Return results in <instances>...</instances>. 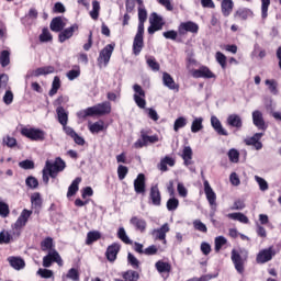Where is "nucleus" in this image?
I'll return each mask as SVG.
<instances>
[{"label": "nucleus", "mask_w": 281, "mask_h": 281, "mask_svg": "<svg viewBox=\"0 0 281 281\" xmlns=\"http://www.w3.org/2000/svg\"><path fill=\"white\" fill-rule=\"evenodd\" d=\"M67 165L65 164V160L61 158H56L54 162L47 160L46 165L43 169V181L44 183H49V177L52 179H56L58 177V172H63Z\"/></svg>", "instance_id": "1"}, {"label": "nucleus", "mask_w": 281, "mask_h": 281, "mask_svg": "<svg viewBox=\"0 0 281 281\" xmlns=\"http://www.w3.org/2000/svg\"><path fill=\"white\" fill-rule=\"evenodd\" d=\"M109 113H111V102L104 101L77 112V117H79V120H85L86 117H91L93 115H109Z\"/></svg>", "instance_id": "2"}, {"label": "nucleus", "mask_w": 281, "mask_h": 281, "mask_svg": "<svg viewBox=\"0 0 281 281\" xmlns=\"http://www.w3.org/2000/svg\"><path fill=\"white\" fill-rule=\"evenodd\" d=\"M231 260L238 273H245V260L246 257H243V250H232Z\"/></svg>", "instance_id": "3"}, {"label": "nucleus", "mask_w": 281, "mask_h": 281, "mask_svg": "<svg viewBox=\"0 0 281 281\" xmlns=\"http://www.w3.org/2000/svg\"><path fill=\"white\" fill-rule=\"evenodd\" d=\"M134 91V102L138 106V109H146V91H144V88L142 86L135 83L133 86Z\"/></svg>", "instance_id": "4"}, {"label": "nucleus", "mask_w": 281, "mask_h": 281, "mask_svg": "<svg viewBox=\"0 0 281 281\" xmlns=\"http://www.w3.org/2000/svg\"><path fill=\"white\" fill-rule=\"evenodd\" d=\"M21 133L24 137L33 139V142H43L45 139V132L43 130L23 127Z\"/></svg>", "instance_id": "5"}, {"label": "nucleus", "mask_w": 281, "mask_h": 281, "mask_svg": "<svg viewBox=\"0 0 281 281\" xmlns=\"http://www.w3.org/2000/svg\"><path fill=\"white\" fill-rule=\"evenodd\" d=\"M115 49V44H108L99 54L98 63L100 66L106 67L113 56V50Z\"/></svg>", "instance_id": "6"}, {"label": "nucleus", "mask_w": 281, "mask_h": 281, "mask_svg": "<svg viewBox=\"0 0 281 281\" xmlns=\"http://www.w3.org/2000/svg\"><path fill=\"white\" fill-rule=\"evenodd\" d=\"M53 262H57L59 267H63V258L56 250H50L47 256L43 258V267L46 269L52 267Z\"/></svg>", "instance_id": "7"}, {"label": "nucleus", "mask_w": 281, "mask_h": 281, "mask_svg": "<svg viewBox=\"0 0 281 281\" xmlns=\"http://www.w3.org/2000/svg\"><path fill=\"white\" fill-rule=\"evenodd\" d=\"M204 193L206 196V201L211 205V210L215 212L216 211V192H214V189H212V186H210V182L207 180H204Z\"/></svg>", "instance_id": "8"}, {"label": "nucleus", "mask_w": 281, "mask_h": 281, "mask_svg": "<svg viewBox=\"0 0 281 281\" xmlns=\"http://www.w3.org/2000/svg\"><path fill=\"white\" fill-rule=\"evenodd\" d=\"M178 32L180 36H183L190 32L191 34H198L199 33V24L188 21V22H182L178 26Z\"/></svg>", "instance_id": "9"}, {"label": "nucleus", "mask_w": 281, "mask_h": 281, "mask_svg": "<svg viewBox=\"0 0 281 281\" xmlns=\"http://www.w3.org/2000/svg\"><path fill=\"white\" fill-rule=\"evenodd\" d=\"M150 26L148 27V34H154L164 27V20L157 13H153L149 18Z\"/></svg>", "instance_id": "10"}, {"label": "nucleus", "mask_w": 281, "mask_h": 281, "mask_svg": "<svg viewBox=\"0 0 281 281\" xmlns=\"http://www.w3.org/2000/svg\"><path fill=\"white\" fill-rule=\"evenodd\" d=\"M276 256V251L273 247H269L267 249H262L258 252L256 261L258 265H265V262H269Z\"/></svg>", "instance_id": "11"}, {"label": "nucleus", "mask_w": 281, "mask_h": 281, "mask_svg": "<svg viewBox=\"0 0 281 281\" xmlns=\"http://www.w3.org/2000/svg\"><path fill=\"white\" fill-rule=\"evenodd\" d=\"M31 216L32 211L24 209L13 225L14 229H16V232H20L22 227H25V225H27V221Z\"/></svg>", "instance_id": "12"}, {"label": "nucleus", "mask_w": 281, "mask_h": 281, "mask_svg": "<svg viewBox=\"0 0 281 281\" xmlns=\"http://www.w3.org/2000/svg\"><path fill=\"white\" fill-rule=\"evenodd\" d=\"M170 232V225L165 223L160 228H155L151 231V236L154 240H162L164 245H166V235Z\"/></svg>", "instance_id": "13"}, {"label": "nucleus", "mask_w": 281, "mask_h": 281, "mask_svg": "<svg viewBox=\"0 0 281 281\" xmlns=\"http://www.w3.org/2000/svg\"><path fill=\"white\" fill-rule=\"evenodd\" d=\"M252 124L258 128V131H266L268 128L265 122V116L259 110L252 112Z\"/></svg>", "instance_id": "14"}, {"label": "nucleus", "mask_w": 281, "mask_h": 281, "mask_svg": "<svg viewBox=\"0 0 281 281\" xmlns=\"http://www.w3.org/2000/svg\"><path fill=\"white\" fill-rule=\"evenodd\" d=\"M265 136V133H256L252 137L245 139L246 146H254L256 150H262V143L260 139Z\"/></svg>", "instance_id": "15"}, {"label": "nucleus", "mask_w": 281, "mask_h": 281, "mask_svg": "<svg viewBox=\"0 0 281 281\" xmlns=\"http://www.w3.org/2000/svg\"><path fill=\"white\" fill-rule=\"evenodd\" d=\"M120 249H122V246L119 243H114L108 247L105 256L109 262H115V260H117V254H120Z\"/></svg>", "instance_id": "16"}, {"label": "nucleus", "mask_w": 281, "mask_h": 281, "mask_svg": "<svg viewBox=\"0 0 281 281\" xmlns=\"http://www.w3.org/2000/svg\"><path fill=\"white\" fill-rule=\"evenodd\" d=\"M134 190L136 194H144L146 192V176L139 173L134 180Z\"/></svg>", "instance_id": "17"}, {"label": "nucleus", "mask_w": 281, "mask_h": 281, "mask_svg": "<svg viewBox=\"0 0 281 281\" xmlns=\"http://www.w3.org/2000/svg\"><path fill=\"white\" fill-rule=\"evenodd\" d=\"M211 126H212V128H214V131H215V133H217V135H223L224 137H227V135H229L227 130H225L223 127L221 120H218V117H216L214 115L211 116Z\"/></svg>", "instance_id": "18"}, {"label": "nucleus", "mask_w": 281, "mask_h": 281, "mask_svg": "<svg viewBox=\"0 0 281 281\" xmlns=\"http://www.w3.org/2000/svg\"><path fill=\"white\" fill-rule=\"evenodd\" d=\"M191 76L193 78H214V72L210 68L202 66L200 69L192 70Z\"/></svg>", "instance_id": "19"}, {"label": "nucleus", "mask_w": 281, "mask_h": 281, "mask_svg": "<svg viewBox=\"0 0 281 281\" xmlns=\"http://www.w3.org/2000/svg\"><path fill=\"white\" fill-rule=\"evenodd\" d=\"M131 225H133V227H135V229H137V232H140L142 234H144V232H146V220L142 218V217H137V216H133L130 220Z\"/></svg>", "instance_id": "20"}, {"label": "nucleus", "mask_w": 281, "mask_h": 281, "mask_svg": "<svg viewBox=\"0 0 281 281\" xmlns=\"http://www.w3.org/2000/svg\"><path fill=\"white\" fill-rule=\"evenodd\" d=\"M175 164H177V160H175V158L170 156H165L164 158H161L158 168L159 170H161V172H168V166L170 168H173Z\"/></svg>", "instance_id": "21"}, {"label": "nucleus", "mask_w": 281, "mask_h": 281, "mask_svg": "<svg viewBox=\"0 0 281 281\" xmlns=\"http://www.w3.org/2000/svg\"><path fill=\"white\" fill-rule=\"evenodd\" d=\"M162 82L164 86L167 87V89H170L171 91H179V86L177 85V82H175V79L172 78V76H170V74H162Z\"/></svg>", "instance_id": "22"}, {"label": "nucleus", "mask_w": 281, "mask_h": 281, "mask_svg": "<svg viewBox=\"0 0 281 281\" xmlns=\"http://www.w3.org/2000/svg\"><path fill=\"white\" fill-rule=\"evenodd\" d=\"M226 124L233 128H243V119L238 114H231L226 120Z\"/></svg>", "instance_id": "23"}, {"label": "nucleus", "mask_w": 281, "mask_h": 281, "mask_svg": "<svg viewBox=\"0 0 281 281\" xmlns=\"http://www.w3.org/2000/svg\"><path fill=\"white\" fill-rule=\"evenodd\" d=\"M149 196L153 205H161V193L159 192V187H151Z\"/></svg>", "instance_id": "24"}, {"label": "nucleus", "mask_w": 281, "mask_h": 281, "mask_svg": "<svg viewBox=\"0 0 281 281\" xmlns=\"http://www.w3.org/2000/svg\"><path fill=\"white\" fill-rule=\"evenodd\" d=\"M67 23H65V19L61 16L54 18L50 22L52 32H60Z\"/></svg>", "instance_id": "25"}, {"label": "nucleus", "mask_w": 281, "mask_h": 281, "mask_svg": "<svg viewBox=\"0 0 281 281\" xmlns=\"http://www.w3.org/2000/svg\"><path fill=\"white\" fill-rule=\"evenodd\" d=\"M9 265L15 269V271H21V269H25V261L19 257H9Z\"/></svg>", "instance_id": "26"}, {"label": "nucleus", "mask_w": 281, "mask_h": 281, "mask_svg": "<svg viewBox=\"0 0 281 281\" xmlns=\"http://www.w3.org/2000/svg\"><path fill=\"white\" fill-rule=\"evenodd\" d=\"M78 30V25L74 24L72 26L64 30L60 34H59V42L60 43H65V41H68V38H71V36H74V32H76Z\"/></svg>", "instance_id": "27"}, {"label": "nucleus", "mask_w": 281, "mask_h": 281, "mask_svg": "<svg viewBox=\"0 0 281 281\" xmlns=\"http://www.w3.org/2000/svg\"><path fill=\"white\" fill-rule=\"evenodd\" d=\"M56 112L59 124H61V126H67V123L69 122V113H67L63 106H58Z\"/></svg>", "instance_id": "28"}, {"label": "nucleus", "mask_w": 281, "mask_h": 281, "mask_svg": "<svg viewBox=\"0 0 281 281\" xmlns=\"http://www.w3.org/2000/svg\"><path fill=\"white\" fill-rule=\"evenodd\" d=\"M192 155H193L192 147L184 146L181 154V157L184 161V166H192Z\"/></svg>", "instance_id": "29"}, {"label": "nucleus", "mask_w": 281, "mask_h": 281, "mask_svg": "<svg viewBox=\"0 0 281 281\" xmlns=\"http://www.w3.org/2000/svg\"><path fill=\"white\" fill-rule=\"evenodd\" d=\"M56 71V68H54L53 66H45V67H41L37 68L36 70H33L31 72V76H48V74H54Z\"/></svg>", "instance_id": "30"}, {"label": "nucleus", "mask_w": 281, "mask_h": 281, "mask_svg": "<svg viewBox=\"0 0 281 281\" xmlns=\"http://www.w3.org/2000/svg\"><path fill=\"white\" fill-rule=\"evenodd\" d=\"M235 16L237 19H240L241 21H247V19L254 16V12L250 9H247V8H239L236 11Z\"/></svg>", "instance_id": "31"}, {"label": "nucleus", "mask_w": 281, "mask_h": 281, "mask_svg": "<svg viewBox=\"0 0 281 281\" xmlns=\"http://www.w3.org/2000/svg\"><path fill=\"white\" fill-rule=\"evenodd\" d=\"M142 49H144V37H134L133 54H135V56H139V54H142Z\"/></svg>", "instance_id": "32"}, {"label": "nucleus", "mask_w": 281, "mask_h": 281, "mask_svg": "<svg viewBox=\"0 0 281 281\" xmlns=\"http://www.w3.org/2000/svg\"><path fill=\"white\" fill-rule=\"evenodd\" d=\"M226 216L232 221H238L239 223H244V225L249 224V217H247L243 213H228Z\"/></svg>", "instance_id": "33"}, {"label": "nucleus", "mask_w": 281, "mask_h": 281, "mask_svg": "<svg viewBox=\"0 0 281 281\" xmlns=\"http://www.w3.org/2000/svg\"><path fill=\"white\" fill-rule=\"evenodd\" d=\"M82 183V178H76L68 188L67 196H74L79 190V186Z\"/></svg>", "instance_id": "34"}, {"label": "nucleus", "mask_w": 281, "mask_h": 281, "mask_svg": "<svg viewBox=\"0 0 281 281\" xmlns=\"http://www.w3.org/2000/svg\"><path fill=\"white\" fill-rule=\"evenodd\" d=\"M232 10H234V1L233 0H223L222 1V14L225 16H229L232 14Z\"/></svg>", "instance_id": "35"}, {"label": "nucleus", "mask_w": 281, "mask_h": 281, "mask_svg": "<svg viewBox=\"0 0 281 281\" xmlns=\"http://www.w3.org/2000/svg\"><path fill=\"white\" fill-rule=\"evenodd\" d=\"M88 128L90 133H102L104 131V122L103 121H97L94 123H89Z\"/></svg>", "instance_id": "36"}, {"label": "nucleus", "mask_w": 281, "mask_h": 281, "mask_svg": "<svg viewBox=\"0 0 281 281\" xmlns=\"http://www.w3.org/2000/svg\"><path fill=\"white\" fill-rule=\"evenodd\" d=\"M158 273H170V270L172 269V267L170 266V263L166 262V261H157L155 265Z\"/></svg>", "instance_id": "37"}, {"label": "nucleus", "mask_w": 281, "mask_h": 281, "mask_svg": "<svg viewBox=\"0 0 281 281\" xmlns=\"http://www.w3.org/2000/svg\"><path fill=\"white\" fill-rule=\"evenodd\" d=\"M203 131V117H194L191 124V133Z\"/></svg>", "instance_id": "38"}, {"label": "nucleus", "mask_w": 281, "mask_h": 281, "mask_svg": "<svg viewBox=\"0 0 281 281\" xmlns=\"http://www.w3.org/2000/svg\"><path fill=\"white\" fill-rule=\"evenodd\" d=\"M31 203L34 210H41V205H43V199H41V193H33L31 195Z\"/></svg>", "instance_id": "39"}, {"label": "nucleus", "mask_w": 281, "mask_h": 281, "mask_svg": "<svg viewBox=\"0 0 281 281\" xmlns=\"http://www.w3.org/2000/svg\"><path fill=\"white\" fill-rule=\"evenodd\" d=\"M9 80H10V77H8V75L5 74L0 75V95L4 91L10 90V87L8 86Z\"/></svg>", "instance_id": "40"}, {"label": "nucleus", "mask_w": 281, "mask_h": 281, "mask_svg": "<svg viewBox=\"0 0 281 281\" xmlns=\"http://www.w3.org/2000/svg\"><path fill=\"white\" fill-rule=\"evenodd\" d=\"M117 238H120V240H122V243H125V245H132L133 244V241L131 240V238L126 234V229H124V227L119 228Z\"/></svg>", "instance_id": "41"}, {"label": "nucleus", "mask_w": 281, "mask_h": 281, "mask_svg": "<svg viewBox=\"0 0 281 281\" xmlns=\"http://www.w3.org/2000/svg\"><path fill=\"white\" fill-rule=\"evenodd\" d=\"M265 85L268 87L272 95H278V81H276L274 79H267L265 81Z\"/></svg>", "instance_id": "42"}, {"label": "nucleus", "mask_w": 281, "mask_h": 281, "mask_svg": "<svg viewBox=\"0 0 281 281\" xmlns=\"http://www.w3.org/2000/svg\"><path fill=\"white\" fill-rule=\"evenodd\" d=\"M58 89H60V77L56 76L52 82V89L49 90L48 95H56L58 93Z\"/></svg>", "instance_id": "43"}, {"label": "nucleus", "mask_w": 281, "mask_h": 281, "mask_svg": "<svg viewBox=\"0 0 281 281\" xmlns=\"http://www.w3.org/2000/svg\"><path fill=\"white\" fill-rule=\"evenodd\" d=\"M65 278L72 281H80V273L78 270H76V268H71L68 270L66 276H63V280H65Z\"/></svg>", "instance_id": "44"}, {"label": "nucleus", "mask_w": 281, "mask_h": 281, "mask_svg": "<svg viewBox=\"0 0 281 281\" xmlns=\"http://www.w3.org/2000/svg\"><path fill=\"white\" fill-rule=\"evenodd\" d=\"M42 251H56V249H54V240L52 238H46L42 241Z\"/></svg>", "instance_id": "45"}, {"label": "nucleus", "mask_w": 281, "mask_h": 281, "mask_svg": "<svg viewBox=\"0 0 281 281\" xmlns=\"http://www.w3.org/2000/svg\"><path fill=\"white\" fill-rule=\"evenodd\" d=\"M90 16L93 21H98V16H100V2L92 1V10L90 11Z\"/></svg>", "instance_id": "46"}, {"label": "nucleus", "mask_w": 281, "mask_h": 281, "mask_svg": "<svg viewBox=\"0 0 281 281\" xmlns=\"http://www.w3.org/2000/svg\"><path fill=\"white\" fill-rule=\"evenodd\" d=\"M187 124H188V119L180 116L175 121L173 131L177 133V132H179V128H184V126H187Z\"/></svg>", "instance_id": "47"}, {"label": "nucleus", "mask_w": 281, "mask_h": 281, "mask_svg": "<svg viewBox=\"0 0 281 281\" xmlns=\"http://www.w3.org/2000/svg\"><path fill=\"white\" fill-rule=\"evenodd\" d=\"M228 159L232 164H238L240 159V153L236 148L228 150Z\"/></svg>", "instance_id": "48"}, {"label": "nucleus", "mask_w": 281, "mask_h": 281, "mask_svg": "<svg viewBox=\"0 0 281 281\" xmlns=\"http://www.w3.org/2000/svg\"><path fill=\"white\" fill-rule=\"evenodd\" d=\"M255 181L258 183L261 192H267V190H269V183L267 182V180H265V178H260V176H255Z\"/></svg>", "instance_id": "49"}, {"label": "nucleus", "mask_w": 281, "mask_h": 281, "mask_svg": "<svg viewBox=\"0 0 281 281\" xmlns=\"http://www.w3.org/2000/svg\"><path fill=\"white\" fill-rule=\"evenodd\" d=\"M269 5H271V0H261V18L267 19L269 16Z\"/></svg>", "instance_id": "50"}, {"label": "nucleus", "mask_w": 281, "mask_h": 281, "mask_svg": "<svg viewBox=\"0 0 281 281\" xmlns=\"http://www.w3.org/2000/svg\"><path fill=\"white\" fill-rule=\"evenodd\" d=\"M215 58L218 65H221L222 69H225L227 67V56H225L223 53L217 52L215 54Z\"/></svg>", "instance_id": "51"}, {"label": "nucleus", "mask_w": 281, "mask_h": 281, "mask_svg": "<svg viewBox=\"0 0 281 281\" xmlns=\"http://www.w3.org/2000/svg\"><path fill=\"white\" fill-rule=\"evenodd\" d=\"M0 63L2 67H8L10 65V52L2 50L0 54Z\"/></svg>", "instance_id": "52"}, {"label": "nucleus", "mask_w": 281, "mask_h": 281, "mask_svg": "<svg viewBox=\"0 0 281 281\" xmlns=\"http://www.w3.org/2000/svg\"><path fill=\"white\" fill-rule=\"evenodd\" d=\"M126 175H128V167L120 165L117 167V177L120 181H124V179H126Z\"/></svg>", "instance_id": "53"}, {"label": "nucleus", "mask_w": 281, "mask_h": 281, "mask_svg": "<svg viewBox=\"0 0 281 281\" xmlns=\"http://www.w3.org/2000/svg\"><path fill=\"white\" fill-rule=\"evenodd\" d=\"M9 215L10 206L8 205V203L0 200V216H2V218H7V216Z\"/></svg>", "instance_id": "54"}, {"label": "nucleus", "mask_w": 281, "mask_h": 281, "mask_svg": "<svg viewBox=\"0 0 281 281\" xmlns=\"http://www.w3.org/2000/svg\"><path fill=\"white\" fill-rule=\"evenodd\" d=\"M68 80H76V78H80V67L76 66L74 69L67 72Z\"/></svg>", "instance_id": "55"}, {"label": "nucleus", "mask_w": 281, "mask_h": 281, "mask_svg": "<svg viewBox=\"0 0 281 281\" xmlns=\"http://www.w3.org/2000/svg\"><path fill=\"white\" fill-rule=\"evenodd\" d=\"M52 33H49V29H43L42 34L40 35L41 43H49L52 41Z\"/></svg>", "instance_id": "56"}, {"label": "nucleus", "mask_w": 281, "mask_h": 281, "mask_svg": "<svg viewBox=\"0 0 281 281\" xmlns=\"http://www.w3.org/2000/svg\"><path fill=\"white\" fill-rule=\"evenodd\" d=\"M177 207H179V200H177V198H170L167 201V210H169V212H175Z\"/></svg>", "instance_id": "57"}, {"label": "nucleus", "mask_w": 281, "mask_h": 281, "mask_svg": "<svg viewBox=\"0 0 281 281\" xmlns=\"http://www.w3.org/2000/svg\"><path fill=\"white\" fill-rule=\"evenodd\" d=\"M146 63L153 71H159V63H157V59H155V57H147Z\"/></svg>", "instance_id": "58"}, {"label": "nucleus", "mask_w": 281, "mask_h": 281, "mask_svg": "<svg viewBox=\"0 0 281 281\" xmlns=\"http://www.w3.org/2000/svg\"><path fill=\"white\" fill-rule=\"evenodd\" d=\"M193 227L194 229H196L198 232H202L203 234L207 233V226L200 220H195L193 222Z\"/></svg>", "instance_id": "59"}, {"label": "nucleus", "mask_w": 281, "mask_h": 281, "mask_svg": "<svg viewBox=\"0 0 281 281\" xmlns=\"http://www.w3.org/2000/svg\"><path fill=\"white\" fill-rule=\"evenodd\" d=\"M227 244V238L218 236L215 238V251H221L224 245Z\"/></svg>", "instance_id": "60"}, {"label": "nucleus", "mask_w": 281, "mask_h": 281, "mask_svg": "<svg viewBox=\"0 0 281 281\" xmlns=\"http://www.w3.org/2000/svg\"><path fill=\"white\" fill-rule=\"evenodd\" d=\"M37 276H41V278H44V279L54 278V271L48 270V269L40 268L37 270Z\"/></svg>", "instance_id": "61"}, {"label": "nucleus", "mask_w": 281, "mask_h": 281, "mask_svg": "<svg viewBox=\"0 0 281 281\" xmlns=\"http://www.w3.org/2000/svg\"><path fill=\"white\" fill-rule=\"evenodd\" d=\"M10 240H12V236L10 235V233H8V231H2L0 233V245H8Z\"/></svg>", "instance_id": "62"}, {"label": "nucleus", "mask_w": 281, "mask_h": 281, "mask_svg": "<svg viewBox=\"0 0 281 281\" xmlns=\"http://www.w3.org/2000/svg\"><path fill=\"white\" fill-rule=\"evenodd\" d=\"M3 102L4 104H12L14 102V93H12V90H5L3 95Z\"/></svg>", "instance_id": "63"}, {"label": "nucleus", "mask_w": 281, "mask_h": 281, "mask_svg": "<svg viewBox=\"0 0 281 281\" xmlns=\"http://www.w3.org/2000/svg\"><path fill=\"white\" fill-rule=\"evenodd\" d=\"M98 239H100V233L89 232L87 235V245H91V243H95Z\"/></svg>", "instance_id": "64"}]
</instances>
